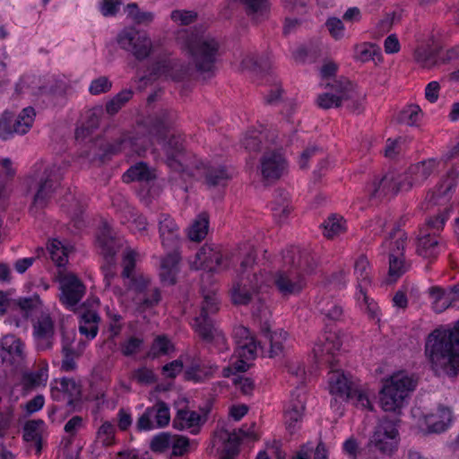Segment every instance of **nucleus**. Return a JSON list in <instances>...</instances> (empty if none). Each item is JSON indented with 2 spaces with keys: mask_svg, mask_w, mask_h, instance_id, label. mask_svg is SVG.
<instances>
[{
  "mask_svg": "<svg viewBox=\"0 0 459 459\" xmlns=\"http://www.w3.org/2000/svg\"><path fill=\"white\" fill-rule=\"evenodd\" d=\"M170 120V114L165 111L162 118L157 122L148 135L139 130L133 136L124 137L117 151L134 152L138 155H143L154 144L155 141L161 146L166 156V162L171 169L183 175L195 176L193 170V167H195L196 170H202L209 186L225 185L231 178V174L222 166L205 167L203 163L199 166L191 161L184 152V139L181 134H176L169 128Z\"/></svg>",
  "mask_w": 459,
  "mask_h": 459,
  "instance_id": "nucleus-1",
  "label": "nucleus"
},
{
  "mask_svg": "<svg viewBox=\"0 0 459 459\" xmlns=\"http://www.w3.org/2000/svg\"><path fill=\"white\" fill-rule=\"evenodd\" d=\"M425 356L436 376L455 377L459 374V320L452 328H437L428 335Z\"/></svg>",
  "mask_w": 459,
  "mask_h": 459,
  "instance_id": "nucleus-2",
  "label": "nucleus"
},
{
  "mask_svg": "<svg viewBox=\"0 0 459 459\" xmlns=\"http://www.w3.org/2000/svg\"><path fill=\"white\" fill-rule=\"evenodd\" d=\"M177 41L199 73L213 70L221 48L215 37L202 29L181 30Z\"/></svg>",
  "mask_w": 459,
  "mask_h": 459,
  "instance_id": "nucleus-3",
  "label": "nucleus"
},
{
  "mask_svg": "<svg viewBox=\"0 0 459 459\" xmlns=\"http://www.w3.org/2000/svg\"><path fill=\"white\" fill-rule=\"evenodd\" d=\"M284 267L273 277V285L283 298L299 295L307 286L304 274L307 258L303 257L298 247H291L283 253Z\"/></svg>",
  "mask_w": 459,
  "mask_h": 459,
  "instance_id": "nucleus-4",
  "label": "nucleus"
},
{
  "mask_svg": "<svg viewBox=\"0 0 459 459\" xmlns=\"http://www.w3.org/2000/svg\"><path fill=\"white\" fill-rule=\"evenodd\" d=\"M56 165H46L38 162L31 173L25 178L26 195L31 196L30 211L37 212L45 208L51 200L58 186L59 178L56 175Z\"/></svg>",
  "mask_w": 459,
  "mask_h": 459,
  "instance_id": "nucleus-5",
  "label": "nucleus"
},
{
  "mask_svg": "<svg viewBox=\"0 0 459 459\" xmlns=\"http://www.w3.org/2000/svg\"><path fill=\"white\" fill-rule=\"evenodd\" d=\"M159 231L163 247L170 250L161 259L160 276L162 282L173 285L177 281L181 259L178 250L179 228L169 214H161L159 217Z\"/></svg>",
  "mask_w": 459,
  "mask_h": 459,
  "instance_id": "nucleus-6",
  "label": "nucleus"
},
{
  "mask_svg": "<svg viewBox=\"0 0 459 459\" xmlns=\"http://www.w3.org/2000/svg\"><path fill=\"white\" fill-rule=\"evenodd\" d=\"M219 310L218 298L214 291L204 294L201 313L195 318L194 328L206 342L223 351L228 350V343L223 332L214 325L209 315Z\"/></svg>",
  "mask_w": 459,
  "mask_h": 459,
  "instance_id": "nucleus-7",
  "label": "nucleus"
},
{
  "mask_svg": "<svg viewBox=\"0 0 459 459\" xmlns=\"http://www.w3.org/2000/svg\"><path fill=\"white\" fill-rule=\"evenodd\" d=\"M414 379L404 372L393 374L385 380L380 391V406L385 411L400 410L409 394L415 388Z\"/></svg>",
  "mask_w": 459,
  "mask_h": 459,
  "instance_id": "nucleus-8",
  "label": "nucleus"
},
{
  "mask_svg": "<svg viewBox=\"0 0 459 459\" xmlns=\"http://www.w3.org/2000/svg\"><path fill=\"white\" fill-rule=\"evenodd\" d=\"M97 241L105 259V264L101 267L105 285L107 288L112 289L116 295H121V290L117 286H113V281L117 278V264L114 256L121 247V239H117L113 237L111 227L105 222L100 233L98 235Z\"/></svg>",
  "mask_w": 459,
  "mask_h": 459,
  "instance_id": "nucleus-9",
  "label": "nucleus"
},
{
  "mask_svg": "<svg viewBox=\"0 0 459 459\" xmlns=\"http://www.w3.org/2000/svg\"><path fill=\"white\" fill-rule=\"evenodd\" d=\"M330 393L342 400H351L361 409H372L367 394L351 380L343 372L332 370L328 376Z\"/></svg>",
  "mask_w": 459,
  "mask_h": 459,
  "instance_id": "nucleus-10",
  "label": "nucleus"
},
{
  "mask_svg": "<svg viewBox=\"0 0 459 459\" xmlns=\"http://www.w3.org/2000/svg\"><path fill=\"white\" fill-rule=\"evenodd\" d=\"M121 49L130 53L136 60L147 59L153 51V43L147 32L134 27L124 28L117 37Z\"/></svg>",
  "mask_w": 459,
  "mask_h": 459,
  "instance_id": "nucleus-11",
  "label": "nucleus"
},
{
  "mask_svg": "<svg viewBox=\"0 0 459 459\" xmlns=\"http://www.w3.org/2000/svg\"><path fill=\"white\" fill-rule=\"evenodd\" d=\"M35 117L32 107L24 108L16 117L11 111H4L0 116V139L6 141L15 134H26L32 127Z\"/></svg>",
  "mask_w": 459,
  "mask_h": 459,
  "instance_id": "nucleus-12",
  "label": "nucleus"
},
{
  "mask_svg": "<svg viewBox=\"0 0 459 459\" xmlns=\"http://www.w3.org/2000/svg\"><path fill=\"white\" fill-rule=\"evenodd\" d=\"M236 343L235 356L238 360L234 363L236 371L245 372L249 368V361L256 357L257 343L248 328L238 325L233 330Z\"/></svg>",
  "mask_w": 459,
  "mask_h": 459,
  "instance_id": "nucleus-13",
  "label": "nucleus"
},
{
  "mask_svg": "<svg viewBox=\"0 0 459 459\" xmlns=\"http://www.w3.org/2000/svg\"><path fill=\"white\" fill-rule=\"evenodd\" d=\"M400 437L396 424L387 419L382 420L375 429L370 444L377 451L392 455L397 450Z\"/></svg>",
  "mask_w": 459,
  "mask_h": 459,
  "instance_id": "nucleus-14",
  "label": "nucleus"
},
{
  "mask_svg": "<svg viewBox=\"0 0 459 459\" xmlns=\"http://www.w3.org/2000/svg\"><path fill=\"white\" fill-rule=\"evenodd\" d=\"M411 178L409 177L407 169L403 174L396 178L393 174H388L381 178H376L368 186V192L374 197H379L390 193L396 194L399 191H409L415 186Z\"/></svg>",
  "mask_w": 459,
  "mask_h": 459,
  "instance_id": "nucleus-15",
  "label": "nucleus"
},
{
  "mask_svg": "<svg viewBox=\"0 0 459 459\" xmlns=\"http://www.w3.org/2000/svg\"><path fill=\"white\" fill-rule=\"evenodd\" d=\"M190 266L195 270L217 272L227 268L228 264L223 258L220 247L206 244L196 252L194 260L190 261Z\"/></svg>",
  "mask_w": 459,
  "mask_h": 459,
  "instance_id": "nucleus-16",
  "label": "nucleus"
},
{
  "mask_svg": "<svg viewBox=\"0 0 459 459\" xmlns=\"http://www.w3.org/2000/svg\"><path fill=\"white\" fill-rule=\"evenodd\" d=\"M269 277L265 273L259 275L254 273L252 278L241 276L239 281L234 285L231 298L235 304L246 305L251 300L252 294L259 291L263 286L267 285Z\"/></svg>",
  "mask_w": 459,
  "mask_h": 459,
  "instance_id": "nucleus-17",
  "label": "nucleus"
},
{
  "mask_svg": "<svg viewBox=\"0 0 459 459\" xmlns=\"http://www.w3.org/2000/svg\"><path fill=\"white\" fill-rule=\"evenodd\" d=\"M170 412L169 406L163 402H158L153 406L146 408L138 418L136 429L139 431H149L161 429L169 425Z\"/></svg>",
  "mask_w": 459,
  "mask_h": 459,
  "instance_id": "nucleus-18",
  "label": "nucleus"
},
{
  "mask_svg": "<svg viewBox=\"0 0 459 459\" xmlns=\"http://www.w3.org/2000/svg\"><path fill=\"white\" fill-rule=\"evenodd\" d=\"M32 336L37 351H45L53 347L55 326L51 316L45 312L32 320Z\"/></svg>",
  "mask_w": 459,
  "mask_h": 459,
  "instance_id": "nucleus-19",
  "label": "nucleus"
},
{
  "mask_svg": "<svg viewBox=\"0 0 459 459\" xmlns=\"http://www.w3.org/2000/svg\"><path fill=\"white\" fill-rule=\"evenodd\" d=\"M342 342L335 332H325L322 334L313 348L314 356L318 363L333 366V359L341 348Z\"/></svg>",
  "mask_w": 459,
  "mask_h": 459,
  "instance_id": "nucleus-20",
  "label": "nucleus"
},
{
  "mask_svg": "<svg viewBox=\"0 0 459 459\" xmlns=\"http://www.w3.org/2000/svg\"><path fill=\"white\" fill-rule=\"evenodd\" d=\"M51 397L72 405L81 395V386L72 378L55 379L50 384Z\"/></svg>",
  "mask_w": 459,
  "mask_h": 459,
  "instance_id": "nucleus-21",
  "label": "nucleus"
},
{
  "mask_svg": "<svg viewBox=\"0 0 459 459\" xmlns=\"http://www.w3.org/2000/svg\"><path fill=\"white\" fill-rule=\"evenodd\" d=\"M59 282L62 290V302L68 307L76 305L85 292L82 282L73 273L60 274Z\"/></svg>",
  "mask_w": 459,
  "mask_h": 459,
  "instance_id": "nucleus-22",
  "label": "nucleus"
},
{
  "mask_svg": "<svg viewBox=\"0 0 459 459\" xmlns=\"http://www.w3.org/2000/svg\"><path fill=\"white\" fill-rule=\"evenodd\" d=\"M431 307L436 313H441L447 307L456 306L459 300V284L446 291L439 286H432L428 290Z\"/></svg>",
  "mask_w": 459,
  "mask_h": 459,
  "instance_id": "nucleus-23",
  "label": "nucleus"
},
{
  "mask_svg": "<svg viewBox=\"0 0 459 459\" xmlns=\"http://www.w3.org/2000/svg\"><path fill=\"white\" fill-rule=\"evenodd\" d=\"M206 421V417L190 409L178 410L173 420V427L178 430H186L193 435L199 433Z\"/></svg>",
  "mask_w": 459,
  "mask_h": 459,
  "instance_id": "nucleus-24",
  "label": "nucleus"
},
{
  "mask_svg": "<svg viewBox=\"0 0 459 459\" xmlns=\"http://www.w3.org/2000/svg\"><path fill=\"white\" fill-rule=\"evenodd\" d=\"M454 415L451 408L438 405L435 411L424 416V421L429 433H441L452 425Z\"/></svg>",
  "mask_w": 459,
  "mask_h": 459,
  "instance_id": "nucleus-25",
  "label": "nucleus"
},
{
  "mask_svg": "<svg viewBox=\"0 0 459 459\" xmlns=\"http://www.w3.org/2000/svg\"><path fill=\"white\" fill-rule=\"evenodd\" d=\"M305 394L297 390L291 394V400L284 410V420L287 429L294 432L300 422L305 410Z\"/></svg>",
  "mask_w": 459,
  "mask_h": 459,
  "instance_id": "nucleus-26",
  "label": "nucleus"
},
{
  "mask_svg": "<svg viewBox=\"0 0 459 459\" xmlns=\"http://www.w3.org/2000/svg\"><path fill=\"white\" fill-rule=\"evenodd\" d=\"M286 169V161L280 152L264 154L261 160V173L265 179L279 178Z\"/></svg>",
  "mask_w": 459,
  "mask_h": 459,
  "instance_id": "nucleus-27",
  "label": "nucleus"
},
{
  "mask_svg": "<svg viewBox=\"0 0 459 459\" xmlns=\"http://www.w3.org/2000/svg\"><path fill=\"white\" fill-rule=\"evenodd\" d=\"M439 237L420 230L417 240V253L425 258L436 257L439 253Z\"/></svg>",
  "mask_w": 459,
  "mask_h": 459,
  "instance_id": "nucleus-28",
  "label": "nucleus"
},
{
  "mask_svg": "<svg viewBox=\"0 0 459 459\" xmlns=\"http://www.w3.org/2000/svg\"><path fill=\"white\" fill-rule=\"evenodd\" d=\"M186 70L182 64L177 60L164 59L157 62L153 66V74L157 76H164L175 81L181 80Z\"/></svg>",
  "mask_w": 459,
  "mask_h": 459,
  "instance_id": "nucleus-29",
  "label": "nucleus"
},
{
  "mask_svg": "<svg viewBox=\"0 0 459 459\" xmlns=\"http://www.w3.org/2000/svg\"><path fill=\"white\" fill-rule=\"evenodd\" d=\"M437 164V160L429 159L411 165L408 168L409 177L411 178V182H413L415 186H420L434 172Z\"/></svg>",
  "mask_w": 459,
  "mask_h": 459,
  "instance_id": "nucleus-30",
  "label": "nucleus"
},
{
  "mask_svg": "<svg viewBox=\"0 0 459 459\" xmlns=\"http://www.w3.org/2000/svg\"><path fill=\"white\" fill-rule=\"evenodd\" d=\"M338 87L340 92L343 93L342 107L356 114L362 112L363 96L359 94L349 82H345L344 84H338Z\"/></svg>",
  "mask_w": 459,
  "mask_h": 459,
  "instance_id": "nucleus-31",
  "label": "nucleus"
},
{
  "mask_svg": "<svg viewBox=\"0 0 459 459\" xmlns=\"http://www.w3.org/2000/svg\"><path fill=\"white\" fill-rule=\"evenodd\" d=\"M354 275L357 280V291L368 290L372 282V268L367 256L361 255L356 259Z\"/></svg>",
  "mask_w": 459,
  "mask_h": 459,
  "instance_id": "nucleus-32",
  "label": "nucleus"
},
{
  "mask_svg": "<svg viewBox=\"0 0 459 459\" xmlns=\"http://www.w3.org/2000/svg\"><path fill=\"white\" fill-rule=\"evenodd\" d=\"M100 316L95 310H84L80 314L79 332L89 340L96 337L99 330Z\"/></svg>",
  "mask_w": 459,
  "mask_h": 459,
  "instance_id": "nucleus-33",
  "label": "nucleus"
},
{
  "mask_svg": "<svg viewBox=\"0 0 459 459\" xmlns=\"http://www.w3.org/2000/svg\"><path fill=\"white\" fill-rule=\"evenodd\" d=\"M156 178L155 170L144 162H138L131 166L123 175V181L130 183L133 181L150 182Z\"/></svg>",
  "mask_w": 459,
  "mask_h": 459,
  "instance_id": "nucleus-34",
  "label": "nucleus"
},
{
  "mask_svg": "<svg viewBox=\"0 0 459 459\" xmlns=\"http://www.w3.org/2000/svg\"><path fill=\"white\" fill-rule=\"evenodd\" d=\"M451 213L452 206H445L443 209L438 211L437 215L427 219L425 224L420 228V230H425L427 232H430V234L437 235V233L444 229V226L450 218Z\"/></svg>",
  "mask_w": 459,
  "mask_h": 459,
  "instance_id": "nucleus-35",
  "label": "nucleus"
},
{
  "mask_svg": "<svg viewBox=\"0 0 459 459\" xmlns=\"http://www.w3.org/2000/svg\"><path fill=\"white\" fill-rule=\"evenodd\" d=\"M209 230V217L207 213L202 212L190 224L187 236L190 240L200 242L208 234Z\"/></svg>",
  "mask_w": 459,
  "mask_h": 459,
  "instance_id": "nucleus-36",
  "label": "nucleus"
},
{
  "mask_svg": "<svg viewBox=\"0 0 459 459\" xmlns=\"http://www.w3.org/2000/svg\"><path fill=\"white\" fill-rule=\"evenodd\" d=\"M338 84H344V82L335 81L331 85V92H325L318 96L316 102L320 108L327 109L342 107L343 93L340 92Z\"/></svg>",
  "mask_w": 459,
  "mask_h": 459,
  "instance_id": "nucleus-37",
  "label": "nucleus"
},
{
  "mask_svg": "<svg viewBox=\"0 0 459 459\" xmlns=\"http://www.w3.org/2000/svg\"><path fill=\"white\" fill-rule=\"evenodd\" d=\"M100 110L93 109L87 112L86 121L79 126L75 131V138L77 141H84L97 129L100 125Z\"/></svg>",
  "mask_w": 459,
  "mask_h": 459,
  "instance_id": "nucleus-38",
  "label": "nucleus"
},
{
  "mask_svg": "<svg viewBox=\"0 0 459 459\" xmlns=\"http://www.w3.org/2000/svg\"><path fill=\"white\" fill-rule=\"evenodd\" d=\"M272 212L275 221L282 223L290 212L289 195L280 192L272 204Z\"/></svg>",
  "mask_w": 459,
  "mask_h": 459,
  "instance_id": "nucleus-39",
  "label": "nucleus"
},
{
  "mask_svg": "<svg viewBox=\"0 0 459 459\" xmlns=\"http://www.w3.org/2000/svg\"><path fill=\"white\" fill-rule=\"evenodd\" d=\"M217 370L218 367L215 364L194 363L186 368L185 374L187 379L199 382L213 376Z\"/></svg>",
  "mask_w": 459,
  "mask_h": 459,
  "instance_id": "nucleus-40",
  "label": "nucleus"
},
{
  "mask_svg": "<svg viewBox=\"0 0 459 459\" xmlns=\"http://www.w3.org/2000/svg\"><path fill=\"white\" fill-rule=\"evenodd\" d=\"M316 309L330 320H339L343 314L342 306L337 301L329 299H318Z\"/></svg>",
  "mask_w": 459,
  "mask_h": 459,
  "instance_id": "nucleus-41",
  "label": "nucleus"
},
{
  "mask_svg": "<svg viewBox=\"0 0 459 459\" xmlns=\"http://www.w3.org/2000/svg\"><path fill=\"white\" fill-rule=\"evenodd\" d=\"M2 347L10 355L17 359H23L25 357V344L21 339L14 335H5L2 339Z\"/></svg>",
  "mask_w": 459,
  "mask_h": 459,
  "instance_id": "nucleus-42",
  "label": "nucleus"
},
{
  "mask_svg": "<svg viewBox=\"0 0 459 459\" xmlns=\"http://www.w3.org/2000/svg\"><path fill=\"white\" fill-rule=\"evenodd\" d=\"M247 11V13L255 21L263 19L268 12V0H238Z\"/></svg>",
  "mask_w": 459,
  "mask_h": 459,
  "instance_id": "nucleus-43",
  "label": "nucleus"
},
{
  "mask_svg": "<svg viewBox=\"0 0 459 459\" xmlns=\"http://www.w3.org/2000/svg\"><path fill=\"white\" fill-rule=\"evenodd\" d=\"M48 251L52 261L58 266H64L68 260V249L58 239H52L48 244Z\"/></svg>",
  "mask_w": 459,
  "mask_h": 459,
  "instance_id": "nucleus-44",
  "label": "nucleus"
},
{
  "mask_svg": "<svg viewBox=\"0 0 459 459\" xmlns=\"http://www.w3.org/2000/svg\"><path fill=\"white\" fill-rule=\"evenodd\" d=\"M116 426L113 422L105 420L96 432V440L103 446H109L116 442Z\"/></svg>",
  "mask_w": 459,
  "mask_h": 459,
  "instance_id": "nucleus-45",
  "label": "nucleus"
},
{
  "mask_svg": "<svg viewBox=\"0 0 459 459\" xmlns=\"http://www.w3.org/2000/svg\"><path fill=\"white\" fill-rule=\"evenodd\" d=\"M415 61L424 68H431L436 65V55L433 49L429 46L421 45L415 49Z\"/></svg>",
  "mask_w": 459,
  "mask_h": 459,
  "instance_id": "nucleus-46",
  "label": "nucleus"
},
{
  "mask_svg": "<svg viewBox=\"0 0 459 459\" xmlns=\"http://www.w3.org/2000/svg\"><path fill=\"white\" fill-rule=\"evenodd\" d=\"M344 230L345 221L341 216L331 215L324 223V235L328 238H333Z\"/></svg>",
  "mask_w": 459,
  "mask_h": 459,
  "instance_id": "nucleus-47",
  "label": "nucleus"
},
{
  "mask_svg": "<svg viewBox=\"0 0 459 459\" xmlns=\"http://www.w3.org/2000/svg\"><path fill=\"white\" fill-rule=\"evenodd\" d=\"M174 351V345L172 342L164 335H160L155 338L150 351L149 357L158 358L163 355H168Z\"/></svg>",
  "mask_w": 459,
  "mask_h": 459,
  "instance_id": "nucleus-48",
  "label": "nucleus"
},
{
  "mask_svg": "<svg viewBox=\"0 0 459 459\" xmlns=\"http://www.w3.org/2000/svg\"><path fill=\"white\" fill-rule=\"evenodd\" d=\"M270 341V350L268 357L274 358L280 356L283 351V342L287 338V333L283 330L275 331L268 335Z\"/></svg>",
  "mask_w": 459,
  "mask_h": 459,
  "instance_id": "nucleus-49",
  "label": "nucleus"
},
{
  "mask_svg": "<svg viewBox=\"0 0 459 459\" xmlns=\"http://www.w3.org/2000/svg\"><path fill=\"white\" fill-rule=\"evenodd\" d=\"M357 302L361 306L365 305L366 312L371 319L379 321L380 309L378 305L367 296V290L356 292Z\"/></svg>",
  "mask_w": 459,
  "mask_h": 459,
  "instance_id": "nucleus-50",
  "label": "nucleus"
},
{
  "mask_svg": "<svg viewBox=\"0 0 459 459\" xmlns=\"http://www.w3.org/2000/svg\"><path fill=\"white\" fill-rule=\"evenodd\" d=\"M133 97L131 90H123L106 104V110L108 114L117 113L121 108Z\"/></svg>",
  "mask_w": 459,
  "mask_h": 459,
  "instance_id": "nucleus-51",
  "label": "nucleus"
},
{
  "mask_svg": "<svg viewBox=\"0 0 459 459\" xmlns=\"http://www.w3.org/2000/svg\"><path fill=\"white\" fill-rule=\"evenodd\" d=\"M48 369L40 368L35 372L25 374L22 377V383L27 388L45 385L48 381Z\"/></svg>",
  "mask_w": 459,
  "mask_h": 459,
  "instance_id": "nucleus-52",
  "label": "nucleus"
},
{
  "mask_svg": "<svg viewBox=\"0 0 459 459\" xmlns=\"http://www.w3.org/2000/svg\"><path fill=\"white\" fill-rule=\"evenodd\" d=\"M71 342L68 337L64 336L63 339V354L64 359L62 360L61 368L64 371H73L76 368V362L74 358V351L71 347Z\"/></svg>",
  "mask_w": 459,
  "mask_h": 459,
  "instance_id": "nucleus-53",
  "label": "nucleus"
},
{
  "mask_svg": "<svg viewBox=\"0 0 459 459\" xmlns=\"http://www.w3.org/2000/svg\"><path fill=\"white\" fill-rule=\"evenodd\" d=\"M128 17H130L135 23L143 24L151 22L154 15L151 12H142L136 4H129L126 6Z\"/></svg>",
  "mask_w": 459,
  "mask_h": 459,
  "instance_id": "nucleus-54",
  "label": "nucleus"
},
{
  "mask_svg": "<svg viewBox=\"0 0 459 459\" xmlns=\"http://www.w3.org/2000/svg\"><path fill=\"white\" fill-rule=\"evenodd\" d=\"M136 252L133 249L126 248L123 255V273L124 279H128L133 281V272L136 261Z\"/></svg>",
  "mask_w": 459,
  "mask_h": 459,
  "instance_id": "nucleus-55",
  "label": "nucleus"
},
{
  "mask_svg": "<svg viewBox=\"0 0 459 459\" xmlns=\"http://www.w3.org/2000/svg\"><path fill=\"white\" fill-rule=\"evenodd\" d=\"M173 435L162 432L156 435L151 441V449L154 452H164L171 447Z\"/></svg>",
  "mask_w": 459,
  "mask_h": 459,
  "instance_id": "nucleus-56",
  "label": "nucleus"
},
{
  "mask_svg": "<svg viewBox=\"0 0 459 459\" xmlns=\"http://www.w3.org/2000/svg\"><path fill=\"white\" fill-rule=\"evenodd\" d=\"M132 377L140 385H149L157 381L154 372L146 367H142L133 372Z\"/></svg>",
  "mask_w": 459,
  "mask_h": 459,
  "instance_id": "nucleus-57",
  "label": "nucleus"
},
{
  "mask_svg": "<svg viewBox=\"0 0 459 459\" xmlns=\"http://www.w3.org/2000/svg\"><path fill=\"white\" fill-rule=\"evenodd\" d=\"M420 117V108L418 105H410L406 107L400 115V120L408 125L414 126Z\"/></svg>",
  "mask_w": 459,
  "mask_h": 459,
  "instance_id": "nucleus-58",
  "label": "nucleus"
},
{
  "mask_svg": "<svg viewBox=\"0 0 459 459\" xmlns=\"http://www.w3.org/2000/svg\"><path fill=\"white\" fill-rule=\"evenodd\" d=\"M18 304L21 309L25 312L26 316H33L41 307V301L38 296L20 299Z\"/></svg>",
  "mask_w": 459,
  "mask_h": 459,
  "instance_id": "nucleus-59",
  "label": "nucleus"
},
{
  "mask_svg": "<svg viewBox=\"0 0 459 459\" xmlns=\"http://www.w3.org/2000/svg\"><path fill=\"white\" fill-rule=\"evenodd\" d=\"M401 255H395L393 251L390 253L389 259V276L394 280L403 274L406 271L405 264L400 257Z\"/></svg>",
  "mask_w": 459,
  "mask_h": 459,
  "instance_id": "nucleus-60",
  "label": "nucleus"
},
{
  "mask_svg": "<svg viewBox=\"0 0 459 459\" xmlns=\"http://www.w3.org/2000/svg\"><path fill=\"white\" fill-rule=\"evenodd\" d=\"M112 87V82L106 76H100L91 81L89 91L92 95H99L108 92Z\"/></svg>",
  "mask_w": 459,
  "mask_h": 459,
  "instance_id": "nucleus-61",
  "label": "nucleus"
},
{
  "mask_svg": "<svg viewBox=\"0 0 459 459\" xmlns=\"http://www.w3.org/2000/svg\"><path fill=\"white\" fill-rule=\"evenodd\" d=\"M239 255L244 256L240 263V266L242 269V273H245L254 264V247L249 244L244 245L242 247H240Z\"/></svg>",
  "mask_w": 459,
  "mask_h": 459,
  "instance_id": "nucleus-62",
  "label": "nucleus"
},
{
  "mask_svg": "<svg viewBox=\"0 0 459 459\" xmlns=\"http://www.w3.org/2000/svg\"><path fill=\"white\" fill-rule=\"evenodd\" d=\"M391 238L394 240L390 244L392 245L390 253L394 251L395 255H403L407 239L406 234L403 231L397 230L391 235Z\"/></svg>",
  "mask_w": 459,
  "mask_h": 459,
  "instance_id": "nucleus-63",
  "label": "nucleus"
},
{
  "mask_svg": "<svg viewBox=\"0 0 459 459\" xmlns=\"http://www.w3.org/2000/svg\"><path fill=\"white\" fill-rule=\"evenodd\" d=\"M171 20L180 25H188L196 19V13L192 11L175 10L170 14Z\"/></svg>",
  "mask_w": 459,
  "mask_h": 459,
  "instance_id": "nucleus-64",
  "label": "nucleus"
}]
</instances>
